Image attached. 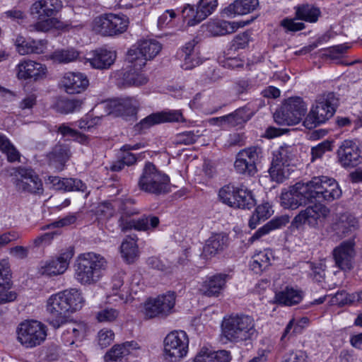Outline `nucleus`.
Listing matches in <instances>:
<instances>
[{"mask_svg":"<svg viewBox=\"0 0 362 362\" xmlns=\"http://www.w3.org/2000/svg\"><path fill=\"white\" fill-rule=\"evenodd\" d=\"M84 300L76 288L66 289L51 296L47 302V310L50 314L47 322L57 329L66 322V314L81 309Z\"/></svg>","mask_w":362,"mask_h":362,"instance_id":"nucleus-1","label":"nucleus"},{"mask_svg":"<svg viewBox=\"0 0 362 362\" xmlns=\"http://www.w3.org/2000/svg\"><path fill=\"white\" fill-rule=\"evenodd\" d=\"M107 261L100 255L86 252L78 256L74 264V277L82 285L96 284L103 277Z\"/></svg>","mask_w":362,"mask_h":362,"instance_id":"nucleus-2","label":"nucleus"},{"mask_svg":"<svg viewBox=\"0 0 362 362\" xmlns=\"http://www.w3.org/2000/svg\"><path fill=\"white\" fill-rule=\"evenodd\" d=\"M137 187L141 191L155 196L166 194L171 190L169 176L151 162L145 163Z\"/></svg>","mask_w":362,"mask_h":362,"instance_id":"nucleus-3","label":"nucleus"},{"mask_svg":"<svg viewBox=\"0 0 362 362\" xmlns=\"http://www.w3.org/2000/svg\"><path fill=\"white\" fill-rule=\"evenodd\" d=\"M62 8L60 0H37L30 7L31 15H37L40 21L33 27L37 31L47 32L54 28H62V23L54 16Z\"/></svg>","mask_w":362,"mask_h":362,"instance_id":"nucleus-4","label":"nucleus"},{"mask_svg":"<svg viewBox=\"0 0 362 362\" xmlns=\"http://www.w3.org/2000/svg\"><path fill=\"white\" fill-rule=\"evenodd\" d=\"M223 336L231 342L251 339L256 334L254 319L249 315H235L224 318L222 323Z\"/></svg>","mask_w":362,"mask_h":362,"instance_id":"nucleus-5","label":"nucleus"},{"mask_svg":"<svg viewBox=\"0 0 362 362\" xmlns=\"http://www.w3.org/2000/svg\"><path fill=\"white\" fill-rule=\"evenodd\" d=\"M296 148L293 146L284 145L273 153V158L269 173L272 181L281 183L291 174V166L295 165Z\"/></svg>","mask_w":362,"mask_h":362,"instance_id":"nucleus-6","label":"nucleus"},{"mask_svg":"<svg viewBox=\"0 0 362 362\" xmlns=\"http://www.w3.org/2000/svg\"><path fill=\"white\" fill-rule=\"evenodd\" d=\"M337 105L338 98L333 92L320 95L303 121L304 126L311 129L325 123L334 115Z\"/></svg>","mask_w":362,"mask_h":362,"instance_id":"nucleus-7","label":"nucleus"},{"mask_svg":"<svg viewBox=\"0 0 362 362\" xmlns=\"http://www.w3.org/2000/svg\"><path fill=\"white\" fill-rule=\"evenodd\" d=\"M312 202H331L339 199L341 190L337 181L326 176L315 177L308 182Z\"/></svg>","mask_w":362,"mask_h":362,"instance_id":"nucleus-8","label":"nucleus"},{"mask_svg":"<svg viewBox=\"0 0 362 362\" xmlns=\"http://www.w3.org/2000/svg\"><path fill=\"white\" fill-rule=\"evenodd\" d=\"M16 334L17 340L26 349L40 345L47 335L46 326L37 320L22 322L17 327Z\"/></svg>","mask_w":362,"mask_h":362,"instance_id":"nucleus-9","label":"nucleus"},{"mask_svg":"<svg viewBox=\"0 0 362 362\" xmlns=\"http://www.w3.org/2000/svg\"><path fill=\"white\" fill-rule=\"evenodd\" d=\"M307 112V105L300 97L285 100L280 110L274 114L275 122L280 125H294L299 123Z\"/></svg>","mask_w":362,"mask_h":362,"instance_id":"nucleus-10","label":"nucleus"},{"mask_svg":"<svg viewBox=\"0 0 362 362\" xmlns=\"http://www.w3.org/2000/svg\"><path fill=\"white\" fill-rule=\"evenodd\" d=\"M129 25L125 15L107 13L95 18L93 30L103 36H114L124 33Z\"/></svg>","mask_w":362,"mask_h":362,"instance_id":"nucleus-11","label":"nucleus"},{"mask_svg":"<svg viewBox=\"0 0 362 362\" xmlns=\"http://www.w3.org/2000/svg\"><path fill=\"white\" fill-rule=\"evenodd\" d=\"M176 295L173 291L148 299L144 304V315L146 319L166 317L173 312Z\"/></svg>","mask_w":362,"mask_h":362,"instance_id":"nucleus-12","label":"nucleus"},{"mask_svg":"<svg viewBox=\"0 0 362 362\" xmlns=\"http://www.w3.org/2000/svg\"><path fill=\"white\" fill-rule=\"evenodd\" d=\"M262 157V148L257 146H250L240 151L234 163L237 173L252 177L257 172V163Z\"/></svg>","mask_w":362,"mask_h":362,"instance_id":"nucleus-13","label":"nucleus"},{"mask_svg":"<svg viewBox=\"0 0 362 362\" xmlns=\"http://www.w3.org/2000/svg\"><path fill=\"white\" fill-rule=\"evenodd\" d=\"M161 49L162 45L158 41L153 39L143 40L138 43L136 49L128 51L127 60L129 63H134L135 67L142 68L147 60L153 59Z\"/></svg>","mask_w":362,"mask_h":362,"instance_id":"nucleus-14","label":"nucleus"},{"mask_svg":"<svg viewBox=\"0 0 362 362\" xmlns=\"http://www.w3.org/2000/svg\"><path fill=\"white\" fill-rule=\"evenodd\" d=\"M189 339L184 331H174L164 339V356L170 362H176L187 353Z\"/></svg>","mask_w":362,"mask_h":362,"instance_id":"nucleus-15","label":"nucleus"},{"mask_svg":"<svg viewBox=\"0 0 362 362\" xmlns=\"http://www.w3.org/2000/svg\"><path fill=\"white\" fill-rule=\"evenodd\" d=\"M308 182H297L290 189L281 193V203L286 209H296L299 206L313 203Z\"/></svg>","mask_w":362,"mask_h":362,"instance_id":"nucleus-16","label":"nucleus"},{"mask_svg":"<svg viewBox=\"0 0 362 362\" xmlns=\"http://www.w3.org/2000/svg\"><path fill=\"white\" fill-rule=\"evenodd\" d=\"M16 173V186L18 191L38 194L43 192L42 180L33 169L19 167Z\"/></svg>","mask_w":362,"mask_h":362,"instance_id":"nucleus-17","label":"nucleus"},{"mask_svg":"<svg viewBox=\"0 0 362 362\" xmlns=\"http://www.w3.org/2000/svg\"><path fill=\"white\" fill-rule=\"evenodd\" d=\"M184 121L185 119L180 110L163 111L149 115L136 124L134 128L139 133L144 134L154 125L165 122Z\"/></svg>","mask_w":362,"mask_h":362,"instance_id":"nucleus-18","label":"nucleus"},{"mask_svg":"<svg viewBox=\"0 0 362 362\" xmlns=\"http://www.w3.org/2000/svg\"><path fill=\"white\" fill-rule=\"evenodd\" d=\"M339 161L341 166L352 168L362 163V151L351 140L344 141L337 151Z\"/></svg>","mask_w":362,"mask_h":362,"instance_id":"nucleus-19","label":"nucleus"},{"mask_svg":"<svg viewBox=\"0 0 362 362\" xmlns=\"http://www.w3.org/2000/svg\"><path fill=\"white\" fill-rule=\"evenodd\" d=\"M329 213V210L325 206L321 204H315L305 210H302L295 216L291 224L296 228L306 223L314 227L317 225L319 220L325 218Z\"/></svg>","mask_w":362,"mask_h":362,"instance_id":"nucleus-20","label":"nucleus"},{"mask_svg":"<svg viewBox=\"0 0 362 362\" xmlns=\"http://www.w3.org/2000/svg\"><path fill=\"white\" fill-rule=\"evenodd\" d=\"M218 0H199L196 9L194 6L187 4L182 9L185 17H192L190 25L199 23L210 16L216 8Z\"/></svg>","mask_w":362,"mask_h":362,"instance_id":"nucleus-21","label":"nucleus"},{"mask_svg":"<svg viewBox=\"0 0 362 362\" xmlns=\"http://www.w3.org/2000/svg\"><path fill=\"white\" fill-rule=\"evenodd\" d=\"M354 246L353 241H344L332 252L335 265L344 272L350 271L353 268L355 255Z\"/></svg>","mask_w":362,"mask_h":362,"instance_id":"nucleus-22","label":"nucleus"},{"mask_svg":"<svg viewBox=\"0 0 362 362\" xmlns=\"http://www.w3.org/2000/svg\"><path fill=\"white\" fill-rule=\"evenodd\" d=\"M109 115L127 118L136 114L139 103L134 98H118L106 104Z\"/></svg>","mask_w":362,"mask_h":362,"instance_id":"nucleus-23","label":"nucleus"},{"mask_svg":"<svg viewBox=\"0 0 362 362\" xmlns=\"http://www.w3.org/2000/svg\"><path fill=\"white\" fill-rule=\"evenodd\" d=\"M74 256L73 250L62 253L54 259L47 261L41 266L40 272L42 275L57 276L63 274L68 268L69 261Z\"/></svg>","mask_w":362,"mask_h":362,"instance_id":"nucleus-24","label":"nucleus"},{"mask_svg":"<svg viewBox=\"0 0 362 362\" xmlns=\"http://www.w3.org/2000/svg\"><path fill=\"white\" fill-rule=\"evenodd\" d=\"M63 325H65L62 338L66 345L71 346L81 342L86 337L88 326L83 322H66Z\"/></svg>","mask_w":362,"mask_h":362,"instance_id":"nucleus-25","label":"nucleus"},{"mask_svg":"<svg viewBox=\"0 0 362 362\" xmlns=\"http://www.w3.org/2000/svg\"><path fill=\"white\" fill-rule=\"evenodd\" d=\"M199 39L198 37H194L192 40L187 42L182 48L180 58L183 61L182 67L185 70H189L201 64L199 57V50L198 44Z\"/></svg>","mask_w":362,"mask_h":362,"instance_id":"nucleus-26","label":"nucleus"},{"mask_svg":"<svg viewBox=\"0 0 362 362\" xmlns=\"http://www.w3.org/2000/svg\"><path fill=\"white\" fill-rule=\"evenodd\" d=\"M46 74V67L32 60H23L17 66V77L19 79L37 81Z\"/></svg>","mask_w":362,"mask_h":362,"instance_id":"nucleus-27","label":"nucleus"},{"mask_svg":"<svg viewBox=\"0 0 362 362\" xmlns=\"http://www.w3.org/2000/svg\"><path fill=\"white\" fill-rule=\"evenodd\" d=\"M62 86L68 94H77L85 90L88 86V80L81 73L69 72L65 74L62 81Z\"/></svg>","mask_w":362,"mask_h":362,"instance_id":"nucleus-28","label":"nucleus"},{"mask_svg":"<svg viewBox=\"0 0 362 362\" xmlns=\"http://www.w3.org/2000/svg\"><path fill=\"white\" fill-rule=\"evenodd\" d=\"M227 277L228 275L222 274L209 277L202 283L199 292L207 297L218 296L226 286Z\"/></svg>","mask_w":362,"mask_h":362,"instance_id":"nucleus-29","label":"nucleus"},{"mask_svg":"<svg viewBox=\"0 0 362 362\" xmlns=\"http://www.w3.org/2000/svg\"><path fill=\"white\" fill-rule=\"evenodd\" d=\"M71 155V153L68 145L58 144L54 146L52 151L47 155L49 165L57 171H61L64 169Z\"/></svg>","mask_w":362,"mask_h":362,"instance_id":"nucleus-30","label":"nucleus"},{"mask_svg":"<svg viewBox=\"0 0 362 362\" xmlns=\"http://www.w3.org/2000/svg\"><path fill=\"white\" fill-rule=\"evenodd\" d=\"M47 182L55 190L64 192L80 191L85 192L86 185L81 180L74 178H61L58 176H49Z\"/></svg>","mask_w":362,"mask_h":362,"instance_id":"nucleus-31","label":"nucleus"},{"mask_svg":"<svg viewBox=\"0 0 362 362\" xmlns=\"http://www.w3.org/2000/svg\"><path fill=\"white\" fill-rule=\"evenodd\" d=\"M92 57L87 59L94 69H106L113 64L116 52L106 49H98L92 52Z\"/></svg>","mask_w":362,"mask_h":362,"instance_id":"nucleus-32","label":"nucleus"},{"mask_svg":"<svg viewBox=\"0 0 362 362\" xmlns=\"http://www.w3.org/2000/svg\"><path fill=\"white\" fill-rule=\"evenodd\" d=\"M358 228V219L349 213L341 214L334 224V230L341 238L348 236Z\"/></svg>","mask_w":362,"mask_h":362,"instance_id":"nucleus-33","label":"nucleus"},{"mask_svg":"<svg viewBox=\"0 0 362 362\" xmlns=\"http://www.w3.org/2000/svg\"><path fill=\"white\" fill-rule=\"evenodd\" d=\"M259 4V0H235L226 7L223 13L228 17L246 15L255 11Z\"/></svg>","mask_w":362,"mask_h":362,"instance_id":"nucleus-34","label":"nucleus"},{"mask_svg":"<svg viewBox=\"0 0 362 362\" xmlns=\"http://www.w3.org/2000/svg\"><path fill=\"white\" fill-rule=\"evenodd\" d=\"M139 349L138 344L134 341H126L121 344H115L105 354L104 358L105 362H119L124 357L132 354V351Z\"/></svg>","mask_w":362,"mask_h":362,"instance_id":"nucleus-35","label":"nucleus"},{"mask_svg":"<svg viewBox=\"0 0 362 362\" xmlns=\"http://www.w3.org/2000/svg\"><path fill=\"white\" fill-rule=\"evenodd\" d=\"M288 223L289 216L287 215L275 217L256 230L250 238L249 242L253 243L258 240L263 236L270 233L272 231L286 226Z\"/></svg>","mask_w":362,"mask_h":362,"instance_id":"nucleus-36","label":"nucleus"},{"mask_svg":"<svg viewBox=\"0 0 362 362\" xmlns=\"http://www.w3.org/2000/svg\"><path fill=\"white\" fill-rule=\"evenodd\" d=\"M228 237L221 233L214 234L206 242L203 248V254L205 257L214 256L222 252L227 245Z\"/></svg>","mask_w":362,"mask_h":362,"instance_id":"nucleus-37","label":"nucleus"},{"mask_svg":"<svg viewBox=\"0 0 362 362\" xmlns=\"http://www.w3.org/2000/svg\"><path fill=\"white\" fill-rule=\"evenodd\" d=\"M302 298L303 294L300 291L288 286L281 291L276 293L275 296L277 303L288 306L298 304Z\"/></svg>","mask_w":362,"mask_h":362,"instance_id":"nucleus-38","label":"nucleus"},{"mask_svg":"<svg viewBox=\"0 0 362 362\" xmlns=\"http://www.w3.org/2000/svg\"><path fill=\"white\" fill-rule=\"evenodd\" d=\"M206 31L212 36H221L234 33L235 24L226 21H211L202 25Z\"/></svg>","mask_w":362,"mask_h":362,"instance_id":"nucleus-39","label":"nucleus"},{"mask_svg":"<svg viewBox=\"0 0 362 362\" xmlns=\"http://www.w3.org/2000/svg\"><path fill=\"white\" fill-rule=\"evenodd\" d=\"M255 204L256 200L252 192L243 185H240L236 194L235 204H234L233 208L250 209Z\"/></svg>","mask_w":362,"mask_h":362,"instance_id":"nucleus-40","label":"nucleus"},{"mask_svg":"<svg viewBox=\"0 0 362 362\" xmlns=\"http://www.w3.org/2000/svg\"><path fill=\"white\" fill-rule=\"evenodd\" d=\"M252 116V112L247 107L239 108L234 112L226 115L227 127L242 125L248 121Z\"/></svg>","mask_w":362,"mask_h":362,"instance_id":"nucleus-41","label":"nucleus"},{"mask_svg":"<svg viewBox=\"0 0 362 362\" xmlns=\"http://www.w3.org/2000/svg\"><path fill=\"white\" fill-rule=\"evenodd\" d=\"M131 69L126 71L123 75L124 83L127 86H139L146 84L148 82V78L144 74L139 72L138 70L141 68L135 67L134 63H131Z\"/></svg>","mask_w":362,"mask_h":362,"instance_id":"nucleus-42","label":"nucleus"},{"mask_svg":"<svg viewBox=\"0 0 362 362\" xmlns=\"http://www.w3.org/2000/svg\"><path fill=\"white\" fill-rule=\"evenodd\" d=\"M121 253L123 258L128 262L132 263L139 256V250L136 240L133 238H127L122 243Z\"/></svg>","mask_w":362,"mask_h":362,"instance_id":"nucleus-43","label":"nucleus"},{"mask_svg":"<svg viewBox=\"0 0 362 362\" xmlns=\"http://www.w3.org/2000/svg\"><path fill=\"white\" fill-rule=\"evenodd\" d=\"M82 100L78 99H68L62 98L57 100L54 108L57 112L62 114H69L81 109Z\"/></svg>","mask_w":362,"mask_h":362,"instance_id":"nucleus-44","label":"nucleus"},{"mask_svg":"<svg viewBox=\"0 0 362 362\" xmlns=\"http://www.w3.org/2000/svg\"><path fill=\"white\" fill-rule=\"evenodd\" d=\"M239 185L229 183L223 186L218 192L219 199L225 204L233 207L235 204V198Z\"/></svg>","mask_w":362,"mask_h":362,"instance_id":"nucleus-45","label":"nucleus"},{"mask_svg":"<svg viewBox=\"0 0 362 362\" xmlns=\"http://www.w3.org/2000/svg\"><path fill=\"white\" fill-rule=\"evenodd\" d=\"M320 14V11L317 8L310 5H303L298 7L296 10V16L298 18L310 23L316 22Z\"/></svg>","mask_w":362,"mask_h":362,"instance_id":"nucleus-46","label":"nucleus"},{"mask_svg":"<svg viewBox=\"0 0 362 362\" xmlns=\"http://www.w3.org/2000/svg\"><path fill=\"white\" fill-rule=\"evenodd\" d=\"M270 264V258L268 253L259 252L252 257L250 267L254 272L258 274L267 269Z\"/></svg>","mask_w":362,"mask_h":362,"instance_id":"nucleus-47","label":"nucleus"},{"mask_svg":"<svg viewBox=\"0 0 362 362\" xmlns=\"http://www.w3.org/2000/svg\"><path fill=\"white\" fill-rule=\"evenodd\" d=\"M11 270L8 264L0 262V291H8L11 286Z\"/></svg>","mask_w":362,"mask_h":362,"instance_id":"nucleus-48","label":"nucleus"},{"mask_svg":"<svg viewBox=\"0 0 362 362\" xmlns=\"http://www.w3.org/2000/svg\"><path fill=\"white\" fill-rule=\"evenodd\" d=\"M135 230H146L149 229L150 226L156 228L159 223V218L157 216H151L149 218L147 216H143L139 219H134Z\"/></svg>","mask_w":362,"mask_h":362,"instance_id":"nucleus-49","label":"nucleus"},{"mask_svg":"<svg viewBox=\"0 0 362 362\" xmlns=\"http://www.w3.org/2000/svg\"><path fill=\"white\" fill-rule=\"evenodd\" d=\"M332 303L340 307L353 305L352 293H348L345 291H339L332 298Z\"/></svg>","mask_w":362,"mask_h":362,"instance_id":"nucleus-50","label":"nucleus"},{"mask_svg":"<svg viewBox=\"0 0 362 362\" xmlns=\"http://www.w3.org/2000/svg\"><path fill=\"white\" fill-rule=\"evenodd\" d=\"M114 332L109 329H103L98 333V343L101 349H104L113 341Z\"/></svg>","mask_w":362,"mask_h":362,"instance_id":"nucleus-51","label":"nucleus"},{"mask_svg":"<svg viewBox=\"0 0 362 362\" xmlns=\"http://www.w3.org/2000/svg\"><path fill=\"white\" fill-rule=\"evenodd\" d=\"M250 41V34L244 32L237 35L231 42V49L237 51L245 48Z\"/></svg>","mask_w":362,"mask_h":362,"instance_id":"nucleus-52","label":"nucleus"},{"mask_svg":"<svg viewBox=\"0 0 362 362\" xmlns=\"http://www.w3.org/2000/svg\"><path fill=\"white\" fill-rule=\"evenodd\" d=\"M332 151V142L326 140L311 149L312 160L320 158L326 151Z\"/></svg>","mask_w":362,"mask_h":362,"instance_id":"nucleus-53","label":"nucleus"},{"mask_svg":"<svg viewBox=\"0 0 362 362\" xmlns=\"http://www.w3.org/2000/svg\"><path fill=\"white\" fill-rule=\"evenodd\" d=\"M78 57V52L74 49L62 50L55 53V58L59 62L69 63Z\"/></svg>","mask_w":362,"mask_h":362,"instance_id":"nucleus-54","label":"nucleus"},{"mask_svg":"<svg viewBox=\"0 0 362 362\" xmlns=\"http://www.w3.org/2000/svg\"><path fill=\"white\" fill-rule=\"evenodd\" d=\"M135 214H137L136 211L132 212H124L123 215L121 216L118 221L119 226L121 228V230L124 232H126L131 229H135V225L134 222V219L129 218V216H131Z\"/></svg>","mask_w":362,"mask_h":362,"instance_id":"nucleus-55","label":"nucleus"},{"mask_svg":"<svg viewBox=\"0 0 362 362\" xmlns=\"http://www.w3.org/2000/svg\"><path fill=\"white\" fill-rule=\"evenodd\" d=\"M115 209L110 202L100 204L97 209V215L100 219H108L113 216Z\"/></svg>","mask_w":362,"mask_h":362,"instance_id":"nucleus-56","label":"nucleus"},{"mask_svg":"<svg viewBox=\"0 0 362 362\" xmlns=\"http://www.w3.org/2000/svg\"><path fill=\"white\" fill-rule=\"evenodd\" d=\"M76 220H77V216L76 214H69L66 216H65L58 221H54L53 223H52L49 225H47L43 228L45 229V228H49L50 227L60 228V227L68 226L74 224L76 221Z\"/></svg>","mask_w":362,"mask_h":362,"instance_id":"nucleus-57","label":"nucleus"},{"mask_svg":"<svg viewBox=\"0 0 362 362\" xmlns=\"http://www.w3.org/2000/svg\"><path fill=\"white\" fill-rule=\"evenodd\" d=\"M311 273L310 276L316 282H321L325 279V269L322 264H315L313 262L309 263Z\"/></svg>","mask_w":362,"mask_h":362,"instance_id":"nucleus-58","label":"nucleus"},{"mask_svg":"<svg viewBox=\"0 0 362 362\" xmlns=\"http://www.w3.org/2000/svg\"><path fill=\"white\" fill-rule=\"evenodd\" d=\"M302 330L303 327L299 324H295V320L292 319L286 325L281 336V340H284L286 337L289 339L292 336L300 333Z\"/></svg>","mask_w":362,"mask_h":362,"instance_id":"nucleus-59","label":"nucleus"},{"mask_svg":"<svg viewBox=\"0 0 362 362\" xmlns=\"http://www.w3.org/2000/svg\"><path fill=\"white\" fill-rule=\"evenodd\" d=\"M119 315V312L113 308L104 309L97 314V319L99 322H112L115 320Z\"/></svg>","mask_w":362,"mask_h":362,"instance_id":"nucleus-60","label":"nucleus"},{"mask_svg":"<svg viewBox=\"0 0 362 362\" xmlns=\"http://www.w3.org/2000/svg\"><path fill=\"white\" fill-rule=\"evenodd\" d=\"M199 134H195L193 132H185L177 135V142L180 144L190 145L195 143L198 138Z\"/></svg>","mask_w":362,"mask_h":362,"instance_id":"nucleus-61","label":"nucleus"},{"mask_svg":"<svg viewBox=\"0 0 362 362\" xmlns=\"http://www.w3.org/2000/svg\"><path fill=\"white\" fill-rule=\"evenodd\" d=\"M282 362H308V356L302 351H291L285 356Z\"/></svg>","mask_w":362,"mask_h":362,"instance_id":"nucleus-62","label":"nucleus"},{"mask_svg":"<svg viewBox=\"0 0 362 362\" xmlns=\"http://www.w3.org/2000/svg\"><path fill=\"white\" fill-rule=\"evenodd\" d=\"M2 18L10 19L13 21L20 23V21L25 19V14L21 10L13 8L7 11L2 14Z\"/></svg>","mask_w":362,"mask_h":362,"instance_id":"nucleus-63","label":"nucleus"},{"mask_svg":"<svg viewBox=\"0 0 362 362\" xmlns=\"http://www.w3.org/2000/svg\"><path fill=\"white\" fill-rule=\"evenodd\" d=\"M213 362H230L232 356L230 352L227 350H218L211 351Z\"/></svg>","mask_w":362,"mask_h":362,"instance_id":"nucleus-64","label":"nucleus"}]
</instances>
